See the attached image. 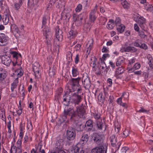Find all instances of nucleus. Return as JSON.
I'll use <instances>...</instances> for the list:
<instances>
[{
  "label": "nucleus",
  "mask_w": 153,
  "mask_h": 153,
  "mask_svg": "<svg viewBox=\"0 0 153 153\" xmlns=\"http://www.w3.org/2000/svg\"><path fill=\"white\" fill-rule=\"evenodd\" d=\"M85 114V111L81 108L76 107V110L74 111L72 107L64 109L62 118L63 120L70 119L72 121H77L78 117H82Z\"/></svg>",
  "instance_id": "1"
},
{
  "label": "nucleus",
  "mask_w": 153,
  "mask_h": 153,
  "mask_svg": "<svg viewBox=\"0 0 153 153\" xmlns=\"http://www.w3.org/2000/svg\"><path fill=\"white\" fill-rule=\"evenodd\" d=\"M136 21L139 24L142 29L144 31H147V27L146 25V19L143 17L137 16V19Z\"/></svg>",
  "instance_id": "2"
},
{
  "label": "nucleus",
  "mask_w": 153,
  "mask_h": 153,
  "mask_svg": "<svg viewBox=\"0 0 153 153\" xmlns=\"http://www.w3.org/2000/svg\"><path fill=\"white\" fill-rule=\"evenodd\" d=\"M110 140L112 146L115 147V152H116L119 149L121 145V143L120 141L117 142V138L115 136L114 134L111 136Z\"/></svg>",
  "instance_id": "3"
},
{
  "label": "nucleus",
  "mask_w": 153,
  "mask_h": 153,
  "mask_svg": "<svg viewBox=\"0 0 153 153\" xmlns=\"http://www.w3.org/2000/svg\"><path fill=\"white\" fill-rule=\"evenodd\" d=\"M81 99L80 95L74 94L69 97V101L75 105H78L81 102Z\"/></svg>",
  "instance_id": "4"
},
{
  "label": "nucleus",
  "mask_w": 153,
  "mask_h": 153,
  "mask_svg": "<svg viewBox=\"0 0 153 153\" xmlns=\"http://www.w3.org/2000/svg\"><path fill=\"white\" fill-rule=\"evenodd\" d=\"M0 59L2 64L7 66H10L11 60L8 56L6 55L0 56Z\"/></svg>",
  "instance_id": "5"
},
{
  "label": "nucleus",
  "mask_w": 153,
  "mask_h": 153,
  "mask_svg": "<svg viewBox=\"0 0 153 153\" xmlns=\"http://www.w3.org/2000/svg\"><path fill=\"white\" fill-rule=\"evenodd\" d=\"M94 135L93 140L94 142L98 145L101 144L103 143L104 136L97 133H95Z\"/></svg>",
  "instance_id": "6"
},
{
  "label": "nucleus",
  "mask_w": 153,
  "mask_h": 153,
  "mask_svg": "<svg viewBox=\"0 0 153 153\" xmlns=\"http://www.w3.org/2000/svg\"><path fill=\"white\" fill-rule=\"evenodd\" d=\"M98 7V5L96 4L94 9H92L89 13V19L92 23H93L96 19V14Z\"/></svg>",
  "instance_id": "7"
},
{
  "label": "nucleus",
  "mask_w": 153,
  "mask_h": 153,
  "mask_svg": "<svg viewBox=\"0 0 153 153\" xmlns=\"http://www.w3.org/2000/svg\"><path fill=\"white\" fill-rule=\"evenodd\" d=\"M80 78L78 77L76 78H72L69 81V83L72 88L73 91H75V87L79 85V82L80 80Z\"/></svg>",
  "instance_id": "8"
},
{
  "label": "nucleus",
  "mask_w": 153,
  "mask_h": 153,
  "mask_svg": "<svg viewBox=\"0 0 153 153\" xmlns=\"http://www.w3.org/2000/svg\"><path fill=\"white\" fill-rule=\"evenodd\" d=\"M66 136L67 139L69 140H73L76 136V133L73 129H70L67 131Z\"/></svg>",
  "instance_id": "9"
},
{
  "label": "nucleus",
  "mask_w": 153,
  "mask_h": 153,
  "mask_svg": "<svg viewBox=\"0 0 153 153\" xmlns=\"http://www.w3.org/2000/svg\"><path fill=\"white\" fill-rule=\"evenodd\" d=\"M63 32L60 30L58 26H57L55 28V36L56 38L58 41L61 42L63 39Z\"/></svg>",
  "instance_id": "10"
},
{
  "label": "nucleus",
  "mask_w": 153,
  "mask_h": 153,
  "mask_svg": "<svg viewBox=\"0 0 153 153\" xmlns=\"http://www.w3.org/2000/svg\"><path fill=\"white\" fill-rule=\"evenodd\" d=\"M8 40V38L4 34L0 33V45L4 46L7 44Z\"/></svg>",
  "instance_id": "11"
},
{
  "label": "nucleus",
  "mask_w": 153,
  "mask_h": 153,
  "mask_svg": "<svg viewBox=\"0 0 153 153\" xmlns=\"http://www.w3.org/2000/svg\"><path fill=\"white\" fill-rule=\"evenodd\" d=\"M107 147L105 146L103 148L102 147H96L93 148L91 151L92 153H104V152L103 149H105L104 150L105 153H106L107 152Z\"/></svg>",
  "instance_id": "12"
},
{
  "label": "nucleus",
  "mask_w": 153,
  "mask_h": 153,
  "mask_svg": "<svg viewBox=\"0 0 153 153\" xmlns=\"http://www.w3.org/2000/svg\"><path fill=\"white\" fill-rule=\"evenodd\" d=\"M10 16V13L8 9H6V11L4 13L3 18V23L5 25H6L8 24L9 21Z\"/></svg>",
  "instance_id": "13"
},
{
  "label": "nucleus",
  "mask_w": 153,
  "mask_h": 153,
  "mask_svg": "<svg viewBox=\"0 0 153 153\" xmlns=\"http://www.w3.org/2000/svg\"><path fill=\"white\" fill-rule=\"evenodd\" d=\"M63 144V140H59L56 143L55 149L59 151H64L62 149Z\"/></svg>",
  "instance_id": "14"
},
{
  "label": "nucleus",
  "mask_w": 153,
  "mask_h": 153,
  "mask_svg": "<svg viewBox=\"0 0 153 153\" xmlns=\"http://www.w3.org/2000/svg\"><path fill=\"white\" fill-rule=\"evenodd\" d=\"M42 28L43 33L44 36L45 37L46 39H47L48 36L51 34L50 28L47 26L42 27Z\"/></svg>",
  "instance_id": "15"
},
{
  "label": "nucleus",
  "mask_w": 153,
  "mask_h": 153,
  "mask_svg": "<svg viewBox=\"0 0 153 153\" xmlns=\"http://www.w3.org/2000/svg\"><path fill=\"white\" fill-rule=\"evenodd\" d=\"M82 83L85 88H88L91 86V83L89 78L87 77L85 79H83Z\"/></svg>",
  "instance_id": "16"
},
{
  "label": "nucleus",
  "mask_w": 153,
  "mask_h": 153,
  "mask_svg": "<svg viewBox=\"0 0 153 153\" xmlns=\"http://www.w3.org/2000/svg\"><path fill=\"white\" fill-rule=\"evenodd\" d=\"M105 124L104 120L99 119L97 121V127L100 130H101L102 129V128L105 126Z\"/></svg>",
  "instance_id": "17"
},
{
  "label": "nucleus",
  "mask_w": 153,
  "mask_h": 153,
  "mask_svg": "<svg viewBox=\"0 0 153 153\" xmlns=\"http://www.w3.org/2000/svg\"><path fill=\"white\" fill-rule=\"evenodd\" d=\"M89 139V137L87 134H84L82 135L80 139V144L82 145L86 144Z\"/></svg>",
  "instance_id": "18"
},
{
  "label": "nucleus",
  "mask_w": 153,
  "mask_h": 153,
  "mask_svg": "<svg viewBox=\"0 0 153 153\" xmlns=\"http://www.w3.org/2000/svg\"><path fill=\"white\" fill-rule=\"evenodd\" d=\"M22 140L21 139H19L16 142L17 146L16 153H21L22 152L21 146Z\"/></svg>",
  "instance_id": "19"
},
{
  "label": "nucleus",
  "mask_w": 153,
  "mask_h": 153,
  "mask_svg": "<svg viewBox=\"0 0 153 153\" xmlns=\"http://www.w3.org/2000/svg\"><path fill=\"white\" fill-rule=\"evenodd\" d=\"M18 82V78L17 77L11 84L10 88L12 92H13L14 89L17 88Z\"/></svg>",
  "instance_id": "20"
},
{
  "label": "nucleus",
  "mask_w": 153,
  "mask_h": 153,
  "mask_svg": "<svg viewBox=\"0 0 153 153\" xmlns=\"http://www.w3.org/2000/svg\"><path fill=\"white\" fill-rule=\"evenodd\" d=\"M6 76V71L2 68H0V81H2Z\"/></svg>",
  "instance_id": "21"
},
{
  "label": "nucleus",
  "mask_w": 153,
  "mask_h": 153,
  "mask_svg": "<svg viewBox=\"0 0 153 153\" xmlns=\"http://www.w3.org/2000/svg\"><path fill=\"white\" fill-rule=\"evenodd\" d=\"M124 71V68L122 67H119L117 69H116L115 71L114 76L116 78H118V75L119 74H121Z\"/></svg>",
  "instance_id": "22"
},
{
  "label": "nucleus",
  "mask_w": 153,
  "mask_h": 153,
  "mask_svg": "<svg viewBox=\"0 0 153 153\" xmlns=\"http://www.w3.org/2000/svg\"><path fill=\"white\" fill-rule=\"evenodd\" d=\"M140 67V65L138 63H136L134 66L132 68H130L128 71L129 72H132L134 71L135 70L139 69Z\"/></svg>",
  "instance_id": "23"
},
{
  "label": "nucleus",
  "mask_w": 153,
  "mask_h": 153,
  "mask_svg": "<svg viewBox=\"0 0 153 153\" xmlns=\"http://www.w3.org/2000/svg\"><path fill=\"white\" fill-rule=\"evenodd\" d=\"M108 97V94L104 92V94H103L102 93H100L98 96V98H100V100L102 101L106 100Z\"/></svg>",
  "instance_id": "24"
},
{
  "label": "nucleus",
  "mask_w": 153,
  "mask_h": 153,
  "mask_svg": "<svg viewBox=\"0 0 153 153\" xmlns=\"http://www.w3.org/2000/svg\"><path fill=\"white\" fill-rule=\"evenodd\" d=\"M99 66L98 65L92 68L93 70L97 75H100L102 74V70L99 68Z\"/></svg>",
  "instance_id": "25"
},
{
  "label": "nucleus",
  "mask_w": 153,
  "mask_h": 153,
  "mask_svg": "<svg viewBox=\"0 0 153 153\" xmlns=\"http://www.w3.org/2000/svg\"><path fill=\"white\" fill-rule=\"evenodd\" d=\"M137 49L134 47L128 46L124 49V51L125 52H135L137 51Z\"/></svg>",
  "instance_id": "26"
},
{
  "label": "nucleus",
  "mask_w": 153,
  "mask_h": 153,
  "mask_svg": "<svg viewBox=\"0 0 153 153\" xmlns=\"http://www.w3.org/2000/svg\"><path fill=\"white\" fill-rule=\"evenodd\" d=\"M78 145L73 147L72 149L69 150L68 153H79L80 148L78 146Z\"/></svg>",
  "instance_id": "27"
},
{
  "label": "nucleus",
  "mask_w": 153,
  "mask_h": 153,
  "mask_svg": "<svg viewBox=\"0 0 153 153\" xmlns=\"http://www.w3.org/2000/svg\"><path fill=\"white\" fill-rule=\"evenodd\" d=\"M69 35L68 38L69 39H71L75 37L76 36L77 33L76 30H71L69 32Z\"/></svg>",
  "instance_id": "28"
},
{
  "label": "nucleus",
  "mask_w": 153,
  "mask_h": 153,
  "mask_svg": "<svg viewBox=\"0 0 153 153\" xmlns=\"http://www.w3.org/2000/svg\"><path fill=\"white\" fill-rule=\"evenodd\" d=\"M72 72L73 77L76 76L79 74L78 68L75 66L72 67Z\"/></svg>",
  "instance_id": "29"
},
{
  "label": "nucleus",
  "mask_w": 153,
  "mask_h": 153,
  "mask_svg": "<svg viewBox=\"0 0 153 153\" xmlns=\"http://www.w3.org/2000/svg\"><path fill=\"white\" fill-rule=\"evenodd\" d=\"M15 73L18 77H20L23 75V71L22 68L19 67V68L15 70Z\"/></svg>",
  "instance_id": "30"
},
{
  "label": "nucleus",
  "mask_w": 153,
  "mask_h": 153,
  "mask_svg": "<svg viewBox=\"0 0 153 153\" xmlns=\"http://www.w3.org/2000/svg\"><path fill=\"white\" fill-rule=\"evenodd\" d=\"M93 122L92 120H88L85 124V126H88L89 127L88 129V131H90L93 126Z\"/></svg>",
  "instance_id": "31"
},
{
  "label": "nucleus",
  "mask_w": 153,
  "mask_h": 153,
  "mask_svg": "<svg viewBox=\"0 0 153 153\" xmlns=\"http://www.w3.org/2000/svg\"><path fill=\"white\" fill-rule=\"evenodd\" d=\"M90 60L91 61L90 62V66L92 67V68L97 66V60L96 58L94 57L93 59H91Z\"/></svg>",
  "instance_id": "32"
},
{
  "label": "nucleus",
  "mask_w": 153,
  "mask_h": 153,
  "mask_svg": "<svg viewBox=\"0 0 153 153\" xmlns=\"http://www.w3.org/2000/svg\"><path fill=\"white\" fill-rule=\"evenodd\" d=\"M114 27V21L113 20H110L107 24V28L108 29H112Z\"/></svg>",
  "instance_id": "33"
},
{
  "label": "nucleus",
  "mask_w": 153,
  "mask_h": 153,
  "mask_svg": "<svg viewBox=\"0 0 153 153\" xmlns=\"http://www.w3.org/2000/svg\"><path fill=\"white\" fill-rule=\"evenodd\" d=\"M11 54L12 55L13 57L15 58L17 60L18 59L21 58V55L19 53L17 52L13 51L11 53Z\"/></svg>",
  "instance_id": "34"
},
{
  "label": "nucleus",
  "mask_w": 153,
  "mask_h": 153,
  "mask_svg": "<svg viewBox=\"0 0 153 153\" xmlns=\"http://www.w3.org/2000/svg\"><path fill=\"white\" fill-rule=\"evenodd\" d=\"M48 16L44 15L42 18V27L46 26L47 21L48 19Z\"/></svg>",
  "instance_id": "35"
},
{
  "label": "nucleus",
  "mask_w": 153,
  "mask_h": 153,
  "mask_svg": "<svg viewBox=\"0 0 153 153\" xmlns=\"http://www.w3.org/2000/svg\"><path fill=\"white\" fill-rule=\"evenodd\" d=\"M125 29V26L122 24L117 26V31L120 33H123L124 30Z\"/></svg>",
  "instance_id": "36"
},
{
  "label": "nucleus",
  "mask_w": 153,
  "mask_h": 153,
  "mask_svg": "<svg viewBox=\"0 0 153 153\" xmlns=\"http://www.w3.org/2000/svg\"><path fill=\"white\" fill-rule=\"evenodd\" d=\"M65 95L63 96V101H62V103L64 104L66 106H68L69 104L70 101H69V98L68 99L67 98L68 97V96H66V97H65Z\"/></svg>",
  "instance_id": "37"
},
{
  "label": "nucleus",
  "mask_w": 153,
  "mask_h": 153,
  "mask_svg": "<svg viewBox=\"0 0 153 153\" xmlns=\"http://www.w3.org/2000/svg\"><path fill=\"white\" fill-rule=\"evenodd\" d=\"M124 59L122 57H120L118 59L116 63V65L118 66L121 65L124 63Z\"/></svg>",
  "instance_id": "38"
},
{
  "label": "nucleus",
  "mask_w": 153,
  "mask_h": 153,
  "mask_svg": "<svg viewBox=\"0 0 153 153\" xmlns=\"http://www.w3.org/2000/svg\"><path fill=\"white\" fill-rule=\"evenodd\" d=\"M0 118L4 121L5 120V116L4 111L1 109L0 110Z\"/></svg>",
  "instance_id": "39"
},
{
  "label": "nucleus",
  "mask_w": 153,
  "mask_h": 153,
  "mask_svg": "<svg viewBox=\"0 0 153 153\" xmlns=\"http://www.w3.org/2000/svg\"><path fill=\"white\" fill-rule=\"evenodd\" d=\"M142 42L140 40L137 39L133 43L134 45L136 47L139 48Z\"/></svg>",
  "instance_id": "40"
},
{
  "label": "nucleus",
  "mask_w": 153,
  "mask_h": 153,
  "mask_svg": "<svg viewBox=\"0 0 153 153\" xmlns=\"http://www.w3.org/2000/svg\"><path fill=\"white\" fill-rule=\"evenodd\" d=\"M121 4L123 6V8L125 9H128L129 8L130 4L126 1L123 2H121Z\"/></svg>",
  "instance_id": "41"
},
{
  "label": "nucleus",
  "mask_w": 153,
  "mask_h": 153,
  "mask_svg": "<svg viewBox=\"0 0 153 153\" xmlns=\"http://www.w3.org/2000/svg\"><path fill=\"white\" fill-rule=\"evenodd\" d=\"M13 28V29H14V30H14V31L15 32H16L17 33H18V34L20 33V32L19 31L17 27L15 25H13L11 26H10L11 29L12 30Z\"/></svg>",
  "instance_id": "42"
},
{
  "label": "nucleus",
  "mask_w": 153,
  "mask_h": 153,
  "mask_svg": "<svg viewBox=\"0 0 153 153\" xmlns=\"http://www.w3.org/2000/svg\"><path fill=\"white\" fill-rule=\"evenodd\" d=\"M17 146L16 145V146H15L14 145L11 146L10 149V153H16Z\"/></svg>",
  "instance_id": "43"
},
{
  "label": "nucleus",
  "mask_w": 153,
  "mask_h": 153,
  "mask_svg": "<svg viewBox=\"0 0 153 153\" xmlns=\"http://www.w3.org/2000/svg\"><path fill=\"white\" fill-rule=\"evenodd\" d=\"M33 70L34 72L35 76H36V75L38 73V68L34 64L33 66Z\"/></svg>",
  "instance_id": "44"
},
{
  "label": "nucleus",
  "mask_w": 153,
  "mask_h": 153,
  "mask_svg": "<svg viewBox=\"0 0 153 153\" xmlns=\"http://www.w3.org/2000/svg\"><path fill=\"white\" fill-rule=\"evenodd\" d=\"M73 20L75 22L79 21V16L75 14H74L73 16Z\"/></svg>",
  "instance_id": "45"
},
{
  "label": "nucleus",
  "mask_w": 153,
  "mask_h": 153,
  "mask_svg": "<svg viewBox=\"0 0 153 153\" xmlns=\"http://www.w3.org/2000/svg\"><path fill=\"white\" fill-rule=\"evenodd\" d=\"M114 128L115 131L117 133L119 131L120 129V125L118 123H115Z\"/></svg>",
  "instance_id": "46"
},
{
  "label": "nucleus",
  "mask_w": 153,
  "mask_h": 153,
  "mask_svg": "<svg viewBox=\"0 0 153 153\" xmlns=\"http://www.w3.org/2000/svg\"><path fill=\"white\" fill-rule=\"evenodd\" d=\"M93 23L91 22L90 24L89 22L86 23L84 24V27L88 29L89 30L92 26Z\"/></svg>",
  "instance_id": "47"
},
{
  "label": "nucleus",
  "mask_w": 153,
  "mask_h": 153,
  "mask_svg": "<svg viewBox=\"0 0 153 153\" xmlns=\"http://www.w3.org/2000/svg\"><path fill=\"white\" fill-rule=\"evenodd\" d=\"M129 134V131L128 130L126 129L124 130L123 133L122 137L124 138L128 136Z\"/></svg>",
  "instance_id": "48"
},
{
  "label": "nucleus",
  "mask_w": 153,
  "mask_h": 153,
  "mask_svg": "<svg viewBox=\"0 0 153 153\" xmlns=\"http://www.w3.org/2000/svg\"><path fill=\"white\" fill-rule=\"evenodd\" d=\"M100 67H101L102 68L101 69V70H103L106 67V66L105 63V62L103 61H101L100 65Z\"/></svg>",
  "instance_id": "49"
},
{
  "label": "nucleus",
  "mask_w": 153,
  "mask_h": 153,
  "mask_svg": "<svg viewBox=\"0 0 153 153\" xmlns=\"http://www.w3.org/2000/svg\"><path fill=\"white\" fill-rule=\"evenodd\" d=\"M139 48L144 50H146L147 49L148 47L146 45L143 43L142 42Z\"/></svg>",
  "instance_id": "50"
},
{
  "label": "nucleus",
  "mask_w": 153,
  "mask_h": 153,
  "mask_svg": "<svg viewBox=\"0 0 153 153\" xmlns=\"http://www.w3.org/2000/svg\"><path fill=\"white\" fill-rule=\"evenodd\" d=\"M109 68L106 67L103 70H102V74H103L104 75H105L108 71L109 70Z\"/></svg>",
  "instance_id": "51"
},
{
  "label": "nucleus",
  "mask_w": 153,
  "mask_h": 153,
  "mask_svg": "<svg viewBox=\"0 0 153 153\" xmlns=\"http://www.w3.org/2000/svg\"><path fill=\"white\" fill-rule=\"evenodd\" d=\"M38 148V146L36 145L35 147L33 148L30 151L31 153H38L37 149Z\"/></svg>",
  "instance_id": "52"
},
{
  "label": "nucleus",
  "mask_w": 153,
  "mask_h": 153,
  "mask_svg": "<svg viewBox=\"0 0 153 153\" xmlns=\"http://www.w3.org/2000/svg\"><path fill=\"white\" fill-rule=\"evenodd\" d=\"M122 24H120V19L119 18H117L115 20V25L117 27Z\"/></svg>",
  "instance_id": "53"
},
{
  "label": "nucleus",
  "mask_w": 153,
  "mask_h": 153,
  "mask_svg": "<svg viewBox=\"0 0 153 153\" xmlns=\"http://www.w3.org/2000/svg\"><path fill=\"white\" fill-rule=\"evenodd\" d=\"M27 128L29 130H31L32 129V126L30 122L28 121L27 123Z\"/></svg>",
  "instance_id": "54"
},
{
  "label": "nucleus",
  "mask_w": 153,
  "mask_h": 153,
  "mask_svg": "<svg viewBox=\"0 0 153 153\" xmlns=\"http://www.w3.org/2000/svg\"><path fill=\"white\" fill-rule=\"evenodd\" d=\"M82 9V6L80 4H79L76 8L75 10L77 12H79Z\"/></svg>",
  "instance_id": "55"
},
{
  "label": "nucleus",
  "mask_w": 153,
  "mask_h": 153,
  "mask_svg": "<svg viewBox=\"0 0 153 153\" xmlns=\"http://www.w3.org/2000/svg\"><path fill=\"white\" fill-rule=\"evenodd\" d=\"M128 149V148L127 147H123L121 149V153H126V151Z\"/></svg>",
  "instance_id": "56"
},
{
  "label": "nucleus",
  "mask_w": 153,
  "mask_h": 153,
  "mask_svg": "<svg viewBox=\"0 0 153 153\" xmlns=\"http://www.w3.org/2000/svg\"><path fill=\"white\" fill-rule=\"evenodd\" d=\"M55 73L54 69L50 68L49 71V74L50 76H52L54 75Z\"/></svg>",
  "instance_id": "57"
},
{
  "label": "nucleus",
  "mask_w": 153,
  "mask_h": 153,
  "mask_svg": "<svg viewBox=\"0 0 153 153\" xmlns=\"http://www.w3.org/2000/svg\"><path fill=\"white\" fill-rule=\"evenodd\" d=\"M59 45H57L55 47H54L53 48L54 51L57 53V54L58 53V52L59 51Z\"/></svg>",
  "instance_id": "58"
},
{
  "label": "nucleus",
  "mask_w": 153,
  "mask_h": 153,
  "mask_svg": "<svg viewBox=\"0 0 153 153\" xmlns=\"http://www.w3.org/2000/svg\"><path fill=\"white\" fill-rule=\"evenodd\" d=\"M136 58L134 57H133L130 59L128 60V63L130 65L132 64L135 62Z\"/></svg>",
  "instance_id": "59"
},
{
  "label": "nucleus",
  "mask_w": 153,
  "mask_h": 153,
  "mask_svg": "<svg viewBox=\"0 0 153 153\" xmlns=\"http://www.w3.org/2000/svg\"><path fill=\"white\" fill-rule=\"evenodd\" d=\"M79 61V55L77 54L76 55V56L74 62L75 64H77L78 63Z\"/></svg>",
  "instance_id": "60"
},
{
  "label": "nucleus",
  "mask_w": 153,
  "mask_h": 153,
  "mask_svg": "<svg viewBox=\"0 0 153 153\" xmlns=\"http://www.w3.org/2000/svg\"><path fill=\"white\" fill-rule=\"evenodd\" d=\"M100 114H99L95 113L94 114V116L95 119L98 120L99 119H101L100 118Z\"/></svg>",
  "instance_id": "61"
},
{
  "label": "nucleus",
  "mask_w": 153,
  "mask_h": 153,
  "mask_svg": "<svg viewBox=\"0 0 153 153\" xmlns=\"http://www.w3.org/2000/svg\"><path fill=\"white\" fill-rule=\"evenodd\" d=\"M29 140H28V136L27 134L26 135L24 138V143H26Z\"/></svg>",
  "instance_id": "62"
},
{
  "label": "nucleus",
  "mask_w": 153,
  "mask_h": 153,
  "mask_svg": "<svg viewBox=\"0 0 153 153\" xmlns=\"http://www.w3.org/2000/svg\"><path fill=\"white\" fill-rule=\"evenodd\" d=\"M76 87V88H75V91L76 90L78 92L80 93V91L82 90L81 86L79 85Z\"/></svg>",
  "instance_id": "63"
},
{
  "label": "nucleus",
  "mask_w": 153,
  "mask_h": 153,
  "mask_svg": "<svg viewBox=\"0 0 153 153\" xmlns=\"http://www.w3.org/2000/svg\"><path fill=\"white\" fill-rule=\"evenodd\" d=\"M51 153H65V152L64 151H59L55 149L54 151L51 152Z\"/></svg>",
  "instance_id": "64"
}]
</instances>
